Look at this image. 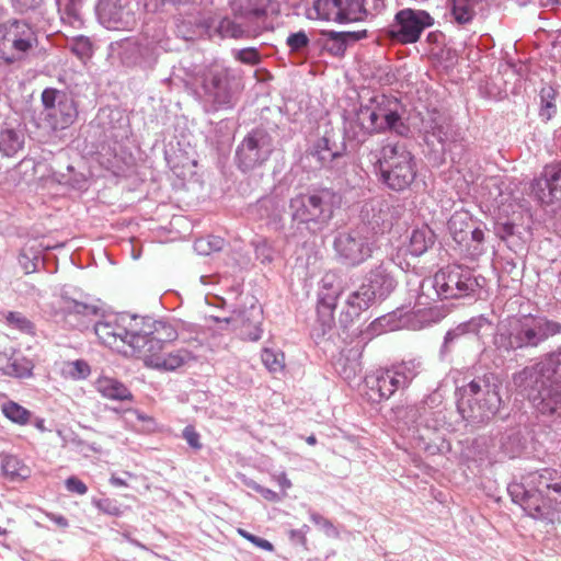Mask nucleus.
<instances>
[{"label":"nucleus","instance_id":"31","mask_svg":"<svg viewBox=\"0 0 561 561\" xmlns=\"http://www.w3.org/2000/svg\"><path fill=\"white\" fill-rule=\"evenodd\" d=\"M392 368L396 374L402 379L401 382H405L407 386L419 375L420 363L415 359L402 360L398 365H393Z\"/></svg>","mask_w":561,"mask_h":561},{"label":"nucleus","instance_id":"4","mask_svg":"<svg viewBox=\"0 0 561 561\" xmlns=\"http://www.w3.org/2000/svg\"><path fill=\"white\" fill-rule=\"evenodd\" d=\"M383 182L393 191L408 188L416 176V164L412 153L400 144L382 148L379 161Z\"/></svg>","mask_w":561,"mask_h":561},{"label":"nucleus","instance_id":"15","mask_svg":"<svg viewBox=\"0 0 561 561\" xmlns=\"http://www.w3.org/2000/svg\"><path fill=\"white\" fill-rule=\"evenodd\" d=\"M44 126L51 130H62L75 123L77 107H44L42 114Z\"/></svg>","mask_w":561,"mask_h":561},{"label":"nucleus","instance_id":"9","mask_svg":"<svg viewBox=\"0 0 561 561\" xmlns=\"http://www.w3.org/2000/svg\"><path fill=\"white\" fill-rule=\"evenodd\" d=\"M433 22V18L423 10L404 9L397 13L390 34L401 43H415Z\"/></svg>","mask_w":561,"mask_h":561},{"label":"nucleus","instance_id":"16","mask_svg":"<svg viewBox=\"0 0 561 561\" xmlns=\"http://www.w3.org/2000/svg\"><path fill=\"white\" fill-rule=\"evenodd\" d=\"M96 391L105 399L112 401H133L131 391L118 379L100 376L95 380Z\"/></svg>","mask_w":561,"mask_h":561},{"label":"nucleus","instance_id":"38","mask_svg":"<svg viewBox=\"0 0 561 561\" xmlns=\"http://www.w3.org/2000/svg\"><path fill=\"white\" fill-rule=\"evenodd\" d=\"M220 27L226 36L232 38H241L248 35V32L240 24L232 21H224Z\"/></svg>","mask_w":561,"mask_h":561},{"label":"nucleus","instance_id":"18","mask_svg":"<svg viewBox=\"0 0 561 561\" xmlns=\"http://www.w3.org/2000/svg\"><path fill=\"white\" fill-rule=\"evenodd\" d=\"M323 35L328 38L325 46L331 53L335 55H342L345 50V45L348 41L355 42L365 38L367 35L366 30L356 32H334L327 31Z\"/></svg>","mask_w":561,"mask_h":561},{"label":"nucleus","instance_id":"55","mask_svg":"<svg viewBox=\"0 0 561 561\" xmlns=\"http://www.w3.org/2000/svg\"><path fill=\"white\" fill-rule=\"evenodd\" d=\"M504 231L512 236L514 233V225L513 224H505L504 225Z\"/></svg>","mask_w":561,"mask_h":561},{"label":"nucleus","instance_id":"54","mask_svg":"<svg viewBox=\"0 0 561 561\" xmlns=\"http://www.w3.org/2000/svg\"><path fill=\"white\" fill-rule=\"evenodd\" d=\"M279 481H280V485H282L283 488H289V486H290V481L286 478V476H285V474H282V476L279 477Z\"/></svg>","mask_w":561,"mask_h":561},{"label":"nucleus","instance_id":"1","mask_svg":"<svg viewBox=\"0 0 561 561\" xmlns=\"http://www.w3.org/2000/svg\"><path fill=\"white\" fill-rule=\"evenodd\" d=\"M142 333L136 335L133 353H136V357L142 359L147 367L172 371L194 358L192 353L184 348L164 352L165 345L178 339V332L170 323L144 320Z\"/></svg>","mask_w":561,"mask_h":561},{"label":"nucleus","instance_id":"28","mask_svg":"<svg viewBox=\"0 0 561 561\" xmlns=\"http://www.w3.org/2000/svg\"><path fill=\"white\" fill-rule=\"evenodd\" d=\"M91 368L83 359L66 362L62 367V375L72 380L85 379L90 376Z\"/></svg>","mask_w":561,"mask_h":561},{"label":"nucleus","instance_id":"34","mask_svg":"<svg viewBox=\"0 0 561 561\" xmlns=\"http://www.w3.org/2000/svg\"><path fill=\"white\" fill-rule=\"evenodd\" d=\"M431 240L426 238V233L423 230H414L410 238V252L411 254L419 256L427 251Z\"/></svg>","mask_w":561,"mask_h":561},{"label":"nucleus","instance_id":"22","mask_svg":"<svg viewBox=\"0 0 561 561\" xmlns=\"http://www.w3.org/2000/svg\"><path fill=\"white\" fill-rule=\"evenodd\" d=\"M341 13L339 23H352L363 21L367 16L364 0H339Z\"/></svg>","mask_w":561,"mask_h":561},{"label":"nucleus","instance_id":"35","mask_svg":"<svg viewBox=\"0 0 561 561\" xmlns=\"http://www.w3.org/2000/svg\"><path fill=\"white\" fill-rule=\"evenodd\" d=\"M546 170L551 183L552 196L556 202L561 201V165H547Z\"/></svg>","mask_w":561,"mask_h":561},{"label":"nucleus","instance_id":"50","mask_svg":"<svg viewBox=\"0 0 561 561\" xmlns=\"http://www.w3.org/2000/svg\"><path fill=\"white\" fill-rule=\"evenodd\" d=\"M469 234L471 236L472 241H476L478 244H481L484 241V232L480 228H470Z\"/></svg>","mask_w":561,"mask_h":561},{"label":"nucleus","instance_id":"48","mask_svg":"<svg viewBox=\"0 0 561 561\" xmlns=\"http://www.w3.org/2000/svg\"><path fill=\"white\" fill-rule=\"evenodd\" d=\"M251 543H253L254 546L263 549V550H266V551H273L274 550V546L266 539H263V538H260L257 536H254Z\"/></svg>","mask_w":561,"mask_h":561},{"label":"nucleus","instance_id":"10","mask_svg":"<svg viewBox=\"0 0 561 561\" xmlns=\"http://www.w3.org/2000/svg\"><path fill=\"white\" fill-rule=\"evenodd\" d=\"M334 249L343 263L350 266L359 265L373 254L367 238L356 230L339 233L334 240Z\"/></svg>","mask_w":561,"mask_h":561},{"label":"nucleus","instance_id":"5","mask_svg":"<svg viewBox=\"0 0 561 561\" xmlns=\"http://www.w3.org/2000/svg\"><path fill=\"white\" fill-rule=\"evenodd\" d=\"M124 321L125 318L118 316L105 317L95 323L94 332L104 346L116 350L125 356L136 357V353H133L134 340L136 335L144 334L142 325L138 328L139 323L135 318L131 328L127 329Z\"/></svg>","mask_w":561,"mask_h":561},{"label":"nucleus","instance_id":"52","mask_svg":"<svg viewBox=\"0 0 561 561\" xmlns=\"http://www.w3.org/2000/svg\"><path fill=\"white\" fill-rule=\"evenodd\" d=\"M237 533L244 539H247L248 541H252L254 535L248 533L247 530L242 529V528H238L237 529Z\"/></svg>","mask_w":561,"mask_h":561},{"label":"nucleus","instance_id":"11","mask_svg":"<svg viewBox=\"0 0 561 561\" xmlns=\"http://www.w3.org/2000/svg\"><path fill=\"white\" fill-rule=\"evenodd\" d=\"M393 288L392 278L382 271H374L368 277V283L363 284L358 290L352 293L347 299L350 307L357 312L368 309L376 297L386 296Z\"/></svg>","mask_w":561,"mask_h":561},{"label":"nucleus","instance_id":"29","mask_svg":"<svg viewBox=\"0 0 561 561\" xmlns=\"http://www.w3.org/2000/svg\"><path fill=\"white\" fill-rule=\"evenodd\" d=\"M451 14L459 24L471 21L474 14L473 3L471 0H453Z\"/></svg>","mask_w":561,"mask_h":561},{"label":"nucleus","instance_id":"27","mask_svg":"<svg viewBox=\"0 0 561 561\" xmlns=\"http://www.w3.org/2000/svg\"><path fill=\"white\" fill-rule=\"evenodd\" d=\"M261 359L263 365L272 374L283 373L285 370V355L280 351L265 347L262 351Z\"/></svg>","mask_w":561,"mask_h":561},{"label":"nucleus","instance_id":"59","mask_svg":"<svg viewBox=\"0 0 561 561\" xmlns=\"http://www.w3.org/2000/svg\"><path fill=\"white\" fill-rule=\"evenodd\" d=\"M215 243L217 245V249H220V244L222 243L221 239H215Z\"/></svg>","mask_w":561,"mask_h":561},{"label":"nucleus","instance_id":"53","mask_svg":"<svg viewBox=\"0 0 561 561\" xmlns=\"http://www.w3.org/2000/svg\"><path fill=\"white\" fill-rule=\"evenodd\" d=\"M35 427L41 431V432H45L46 431V427H45V422L43 419H38L36 420L35 422Z\"/></svg>","mask_w":561,"mask_h":561},{"label":"nucleus","instance_id":"32","mask_svg":"<svg viewBox=\"0 0 561 561\" xmlns=\"http://www.w3.org/2000/svg\"><path fill=\"white\" fill-rule=\"evenodd\" d=\"M535 322L541 342L561 332V324L558 322L538 317H535Z\"/></svg>","mask_w":561,"mask_h":561},{"label":"nucleus","instance_id":"13","mask_svg":"<svg viewBox=\"0 0 561 561\" xmlns=\"http://www.w3.org/2000/svg\"><path fill=\"white\" fill-rule=\"evenodd\" d=\"M357 124L367 133H378L385 129H394L402 133L400 117L394 112H388L386 107H358L356 112Z\"/></svg>","mask_w":561,"mask_h":561},{"label":"nucleus","instance_id":"19","mask_svg":"<svg viewBox=\"0 0 561 561\" xmlns=\"http://www.w3.org/2000/svg\"><path fill=\"white\" fill-rule=\"evenodd\" d=\"M25 137L21 130L4 127L0 130V152L5 157H14L24 148Z\"/></svg>","mask_w":561,"mask_h":561},{"label":"nucleus","instance_id":"17","mask_svg":"<svg viewBox=\"0 0 561 561\" xmlns=\"http://www.w3.org/2000/svg\"><path fill=\"white\" fill-rule=\"evenodd\" d=\"M345 151V145L336 146L330 135L320 138L313 146L312 154L318 158L322 165H329L334 159L341 157Z\"/></svg>","mask_w":561,"mask_h":561},{"label":"nucleus","instance_id":"61","mask_svg":"<svg viewBox=\"0 0 561 561\" xmlns=\"http://www.w3.org/2000/svg\"><path fill=\"white\" fill-rule=\"evenodd\" d=\"M535 511H536L537 515H541V514H542V513H541V510H540V507H539V506H536V507H535Z\"/></svg>","mask_w":561,"mask_h":561},{"label":"nucleus","instance_id":"62","mask_svg":"<svg viewBox=\"0 0 561 561\" xmlns=\"http://www.w3.org/2000/svg\"><path fill=\"white\" fill-rule=\"evenodd\" d=\"M551 4H559L561 3V0H549Z\"/></svg>","mask_w":561,"mask_h":561},{"label":"nucleus","instance_id":"40","mask_svg":"<svg viewBox=\"0 0 561 561\" xmlns=\"http://www.w3.org/2000/svg\"><path fill=\"white\" fill-rule=\"evenodd\" d=\"M183 438L193 449L199 450L203 447L201 435L193 425H188L183 430Z\"/></svg>","mask_w":561,"mask_h":561},{"label":"nucleus","instance_id":"14","mask_svg":"<svg viewBox=\"0 0 561 561\" xmlns=\"http://www.w3.org/2000/svg\"><path fill=\"white\" fill-rule=\"evenodd\" d=\"M540 342L534 316H524L513 324L510 335L512 347L537 346Z\"/></svg>","mask_w":561,"mask_h":561},{"label":"nucleus","instance_id":"3","mask_svg":"<svg viewBox=\"0 0 561 561\" xmlns=\"http://www.w3.org/2000/svg\"><path fill=\"white\" fill-rule=\"evenodd\" d=\"M560 357V354H551L545 362L525 368L516 378L522 381H535L536 386L540 383L538 394H530V398L542 414L551 415L561 411V392L547 386V382L558 380L557 366L561 364Z\"/></svg>","mask_w":561,"mask_h":561},{"label":"nucleus","instance_id":"6","mask_svg":"<svg viewBox=\"0 0 561 561\" xmlns=\"http://www.w3.org/2000/svg\"><path fill=\"white\" fill-rule=\"evenodd\" d=\"M37 43L36 35L28 24L14 21L0 25V60L12 64L25 58Z\"/></svg>","mask_w":561,"mask_h":561},{"label":"nucleus","instance_id":"64","mask_svg":"<svg viewBox=\"0 0 561 561\" xmlns=\"http://www.w3.org/2000/svg\"><path fill=\"white\" fill-rule=\"evenodd\" d=\"M128 478H134V474L130 472H125Z\"/></svg>","mask_w":561,"mask_h":561},{"label":"nucleus","instance_id":"7","mask_svg":"<svg viewBox=\"0 0 561 561\" xmlns=\"http://www.w3.org/2000/svg\"><path fill=\"white\" fill-rule=\"evenodd\" d=\"M463 393L472 397L474 407H471V416L479 421H488L500 411L502 399L499 386L490 381L486 376L478 377L463 388Z\"/></svg>","mask_w":561,"mask_h":561},{"label":"nucleus","instance_id":"36","mask_svg":"<svg viewBox=\"0 0 561 561\" xmlns=\"http://www.w3.org/2000/svg\"><path fill=\"white\" fill-rule=\"evenodd\" d=\"M7 323L18 330L30 332L33 329L32 322L21 312L10 311L5 316Z\"/></svg>","mask_w":561,"mask_h":561},{"label":"nucleus","instance_id":"51","mask_svg":"<svg viewBox=\"0 0 561 561\" xmlns=\"http://www.w3.org/2000/svg\"><path fill=\"white\" fill-rule=\"evenodd\" d=\"M110 483L113 486H127V482L124 479L117 477L116 474L111 476Z\"/></svg>","mask_w":561,"mask_h":561},{"label":"nucleus","instance_id":"12","mask_svg":"<svg viewBox=\"0 0 561 561\" xmlns=\"http://www.w3.org/2000/svg\"><path fill=\"white\" fill-rule=\"evenodd\" d=\"M272 151V139L263 129L252 130L241 142L237 150L239 164L244 169H252L261 164Z\"/></svg>","mask_w":561,"mask_h":561},{"label":"nucleus","instance_id":"24","mask_svg":"<svg viewBox=\"0 0 561 561\" xmlns=\"http://www.w3.org/2000/svg\"><path fill=\"white\" fill-rule=\"evenodd\" d=\"M531 187L534 196L541 204L551 205L556 202L554 197L552 196L553 193L551 190V183L549 181L546 168L543 169L541 176L534 181Z\"/></svg>","mask_w":561,"mask_h":561},{"label":"nucleus","instance_id":"56","mask_svg":"<svg viewBox=\"0 0 561 561\" xmlns=\"http://www.w3.org/2000/svg\"><path fill=\"white\" fill-rule=\"evenodd\" d=\"M56 522L61 525V526H67V520L65 519V517L62 516H59L58 518H56Z\"/></svg>","mask_w":561,"mask_h":561},{"label":"nucleus","instance_id":"8","mask_svg":"<svg viewBox=\"0 0 561 561\" xmlns=\"http://www.w3.org/2000/svg\"><path fill=\"white\" fill-rule=\"evenodd\" d=\"M476 285L471 273L460 266L440 270L433 278V287L443 299L467 296L474 290Z\"/></svg>","mask_w":561,"mask_h":561},{"label":"nucleus","instance_id":"25","mask_svg":"<svg viewBox=\"0 0 561 561\" xmlns=\"http://www.w3.org/2000/svg\"><path fill=\"white\" fill-rule=\"evenodd\" d=\"M448 228L453 234L454 240L458 244H462L468 240L470 225L466 214H455L448 221Z\"/></svg>","mask_w":561,"mask_h":561},{"label":"nucleus","instance_id":"57","mask_svg":"<svg viewBox=\"0 0 561 561\" xmlns=\"http://www.w3.org/2000/svg\"><path fill=\"white\" fill-rule=\"evenodd\" d=\"M295 534H296V531H291V535H295ZM296 538H300V540H301L302 542H305V541H306L305 536H304V535H301L299 530H297Z\"/></svg>","mask_w":561,"mask_h":561},{"label":"nucleus","instance_id":"45","mask_svg":"<svg viewBox=\"0 0 561 561\" xmlns=\"http://www.w3.org/2000/svg\"><path fill=\"white\" fill-rule=\"evenodd\" d=\"M68 309H69V311H72L76 313H82V314L96 312L95 307L88 306L85 304L78 302V301H71L70 305L68 306Z\"/></svg>","mask_w":561,"mask_h":561},{"label":"nucleus","instance_id":"44","mask_svg":"<svg viewBox=\"0 0 561 561\" xmlns=\"http://www.w3.org/2000/svg\"><path fill=\"white\" fill-rule=\"evenodd\" d=\"M271 250V244L266 239H262L255 244V253L257 257H263V261L272 262Z\"/></svg>","mask_w":561,"mask_h":561},{"label":"nucleus","instance_id":"46","mask_svg":"<svg viewBox=\"0 0 561 561\" xmlns=\"http://www.w3.org/2000/svg\"><path fill=\"white\" fill-rule=\"evenodd\" d=\"M471 328V323L461 324L446 335V343H451L456 337L466 334Z\"/></svg>","mask_w":561,"mask_h":561},{"label":"nucleus","instance_id":"33","mask_svg":"<svg viewBox=\"0 0 561 561\" xmlns=\"http://www.w3.org/2000/svg\"><path fill=\"white\" fill-rule=\"evenodd\" d=\"M2 468L4 473L11 478L25 479L30 474V469L25 465L21 463L15 457H8L4 460Z\"/></svg>","mask_w":561,"mask_h":561},{"label":"nucleus","instance_id":"58","mask_svg":"<svg viewBox=\"0 0 561 561\" xmlns=\"http://www.w3.org/2000/svg\"><path fill=\"white\" fill-rule=\"evenodd\" d=\"M308 444H314L316 443V437L314 436H310L308 439H307Z\"/></svg>","mask_w":561,"mask_h":561},{"label":"nucleus","instance_id":"20","mask_svg":"<svg viewBox=\"0 0 561 561\" xmlns=\"http://www.w3.org/2000/svg\"><path fill=\"white\" fill-rule=\"evenodd\" d=\"M340 13L339 0H316L312 8L308 11V16L310 19L339 23Z\"/></svg>","mask_w":561,"mask_h":561},{"label":"nucleus","instance_id":"49","mask_svg":"<svg viewBox=\"0 0 561 561\" xmlns=\"http://www.w3.org/2000/svg\"><path fill=\"white\" fill-rule=\"evenodd\" d=\"M390 378H391V386H392V388H393V393H394L398 389H400V388L408 387V386L405 385V382H401V380H402V379L400 378V376H398V375L396 374V370H394L393 368H391V369H390Z\"/></svg>","mask_w":561,"mask_h":561},{"label":"nucleus","instance_id":"37","mask_svg":"<svg viewBox=\"0 0 561 561\" xmlns=\"http://www.w3.org/2000/svg\"><path fill=\"white\" fill-rule=\"evenodd\" d=\"M32 369L33 366L30 362L14 359L9 366L8 374L18 378H27L32 376Z\"/></svg>","mask_w":561,"mask_h":561},{"label":"nucleus","instance_id":"42","mask_svg":"<svg viewBox=\"0 0 561 561\" xmlns=\"http://www.w3.org/2000/svg\"><path fill=\"white\" fill-rule=\"evenodd\" d=\"M65 485L66 489L71 493L83 495L88 492L87 484L75 476L66 479Z\"/></svg>","mask_w":561,"mask_h":561},{"label":"nucleus","instance_id":"26","mask_svg":"<svg viewBox=\"0 0 561 561\" xmlns=\"http://www.w3.org/2000/svg\"><path fill=\"white\" fill-rule=\"evenodd\" d=\"M1 411L5 417L19 425H26L32 416L31 411L14 401L3 403Z\"/></svg>","mask_w":561,"mask_h":561},{"label":"nucleus","instance_id":"43","mask_svg":"<svg viewBox=\"0 0 561 561\" xmlns=\"http://www.w3.org/2000/svg\"><path fill=\"white\" fill-rule=\"evenodd\" d=\"M237 58L247 65H255L260 61V56L254 48H244L237 53Z\"/></svg>","mask_w":561,"mask_h":561},{"label":"nucleus","instance_id":"21","mask_svg":"<svg viewBox=\"0 0 561 561\" xmlns=\"http://www.w3.org/2000/svg\"><path fill=\"white\" fill-rule=\"evenodd\" d=\"M557 470L545 468L539 472L530 473L528 476L529 484L534 485L540 494H548L550 490L556 493H561V483H552Z\"/></svg>","mask_w":561,"mask_h":561},{"label":"nucleus","instance_id":"47","mask_svg":"<svg viewBox=\"0 0 561 561\" xmlns=\"http://www.w3.org/2000/svg\"><path fill=\"white\" fill-rule=\"evenodd\" d=\"M59 92L55 89H46L42 93L43 105H54L57 101Z\"/></svg>","mask_w":561,"mask_h":561},{"label":"nucleus","instance_id":"2","mask_svg":"<svg viewBox=\"0 0 561 561\" xmlns=\"http://www.w3.org/2000/svg\"><path fill=\"white\" fill-rule=\"evenodd\" d=\"M341 205V197L330 188L299 193L290 199L291 217L308 229L323 230Z\"/></svg>","mask_w":561,"mask_h":561},{"label":"nucleus","instance_id":"63","mask_svg":"<svg viewBox=\"0 0 561 561\" xmlns=\"http://www.w3.org/2000/svg\"><path fill=\"white\" fill-rule=\"evenodd\" d=\"M259 337V334H255L254 336L251 337V340L256 341Z\"/></svg>","mask_w":561,"mask_h":561},{"label":"nucleus","instance_id":"23","mask_svg":"<svg viewBox=\"0 0 561 561\" xmlns=\"http://www.w3.org/2000/svg\"><path fill=\"white\" fill-rule=\"evenodd\" d=\"M228 82V72L221 67H215L208 70L204 78V87L207 91L219 95L226 91Z\"/></svg>","mask_w":561,"mask_h":561},{"label":"nucleus","instance_id":"60","mask_svg":"<svg viewBox=\"0 0 561 561\" xmlns=\"http://www.w3.org/2000/svg\"><path fill=\"white\" fill-rule=\"evenodd\" d=\"M216 321H218V322L229 323V319H228V318H225V319H222V320H220V319L216 318Z\"/></svg>","mask_w":561,"mask_h":561},{"label":"nucleus","instance_id":"39","mask_svg":"<svg viewBox=\"0 0 561 561\" xmlns=\"http://www.w3.org/2000/svg\"><path fill=\"white\" fill-rule=\"evenodd\" d=\"M94 505L98 507L99 511H101L105 514H108V515L117 516L122 513L116 501H114L110 497L100 499L94 502Z\"/></svg>","mask_w":561,"mask_h":561},{"label":"nucleus","instance_id":"41","mask_svg":"<svg viewBox=\"0 0 561 561\" xmlns=\"http://www.w3.org/2000/svg\"><path fill=\"white\" fill-rule=\"evenodd\" d=\"M309 43V38L307 34L302 31L290 34L287 37V45L290 47L291 50H299L302 47L307 46Z\"/></svg>","mask_w":561,"mask_h":561},{"label":"nucleus","instance_id":"30","mask_svg":"<svg viewBox=\"0 0 561 561\" xmlns=\"http://www.w3.org/2000/svg\"><path fill=\"white\" fill-rule=\"evenodd\" d=\"M371 391H376L379 400L389 399L393 394L391 386L390 369L377 376L371 386Z\"/></svg>","mask_w":561,"mask_h":561}]
</instances>
